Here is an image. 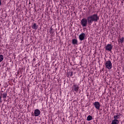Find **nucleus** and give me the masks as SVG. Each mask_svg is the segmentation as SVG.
Segmentation results:
<instances>
[{"label":"nucleus","instance_id":"obj_2","mask_svg":"<svg viewBox=\"0 0 124 124\" xmlns=\"http://www.w3.org/2000/svg\"><path fill=\"white\" fill-rule=\"evenodd\" d=\"M106 67L108 69H112V62L111 61H108L106 62Z\"/></svg>","mask_w":124,"mask_h":124},{"label":"nucleus","instance_id":"obj_13","mask_svg":"<svg viewBox=\"0 0 124 124\" xmlns=\"http://www.w3.org/2000/svg\"><path fill=\"white\" fill-rule=\"evenodd\" d=\"M124 37H122L120 39L119 42L121 43V44H122V43H124Z\"/></svg>","mask_w":124,"mask_h":124},{"label":"nucleus","instance_id":"obj_12","mask_svg":"<svg viewBox=\"0 0 124 124\" xmlns=\"http://www.w3.org/2000/svg\"><path fill=\"white\" fill-rule=\"evenodd\" d=\"M93 120V117L91 115H89L87 118V121H92Z\"/></svg>","mask_w":124,"mask_h":124},{"label":"nucleus","instance_id":"obj_20","mask_svg":"<svg viewBox=\"0 0 124 124\" xmlns=\"http://www.w3.org/2000/svg\"><path fill=\"white\" fill-rule=\"evenodd\" d=\"M122 3H124V2L123 1H122Z\"/></svg>","mask_w":124,"mask_h":124},{"label":"nucleus","instance_id":"obj_14","mask_svg":"<svg viewBox=\"0 0 124 124\" xmlns=\"http://www.w3.org/2000/svg\"><path fill=\"white\" fill-rule=\"evenodd\" d=\"M3 61V55H0V62Z\"/></svg>","mask_w":124,"mask_h":124},{"label":"nucleus","instance_id":"obj_3","mask_svg":"<svg viewBox=\"0 0 124 124\" xmlns=\"http://www.w3.org/2000/svg\"><path fill=\"white\" fill-rule=\"evenodd\" d=\"M113 48V46L111 44H108L107 46L105 47V49L106 51H109L111 52L112 51V48Z\"/></svg>","mask_w":124,"mask_h":124},{"label":"nucleus","instance_id":"obj_4","mask_svg":"<svg viewBox=\"0 0 124 124\" xmlns=\"http://www.w3.org/2000/svg\"><path fill=\"white\" fill-rule=\"evenodd\" d=\"M85 37H86V34L84 33L80 34L79 36V40L83 41L85 39Z\"/></svg>","mask_w":124,"mask_h":124},{"label":"nucleus","instance_id":"obj_9","mask_svg":"<svg viewBox=\"0 0 124 124\" xmlns=\"http://www.w3.org/2000/svg\"><path fill=\"white\" fill-rule=\"evenodd\" d=\"M119 123H120V121L119 120L116 119H114L112 121L111 124H119Z\"/></svg>","mask_w":124,"mask_h":124},{"label":"nucleus","instance_id":"obj_15","mask_svg":"<svg viewBox=\"0 0 124 124\" xmlns=\"http://www.w3.org/2000/svg\"><path fill=\"white\" fill-rule=\"evenodd\" d=\"M50 31H49V32H50V34H53V33H54V30H53V28L52 27H51L50 28Z\"/></svg>","mask_w":124,"mask_h":124},{"label":"nucleus","instance_id":"obj_6","mask_svg":"<svg viewBox=\"0 0 124 124\" xmlns=\"http://www.w3.org/2000/svg\"><path fill=\"white\" fill-rule=\"evenodd\" d=\"M2 96V97H3V98H6V97L7 96V91L6 92H4L3 91H1V96Z\"/></svg>","mask_w":124,"mask_h":124},{"label":"nucleus","instance_id":"obj_17","mask_svg":"<svg viewBox=\"0 0 124 124\" xmlns=\"http://www.w3.org/2000/svg\"><path fill=\"white\" fill-rule=\"evenodd\" d=\"M70 76H72V75H73V72H69L68 73V75H70Z\"/></svg>","mask_w":124,"mask_h":124},{"label":"nucleus","instance_id":"obj_11","mask_svg":"<svg viewBox=\"0 0 124 124\" xmlns=\"http://www.w3.org/2000/svg\"><path fill=\"white\" fill-rule=\"evenodd\" d=\"M32 28L34 30H37V29H38V26L36 25V23H34L33 27H32Z\"/></svg>","mask_w":124,"mask_h":124},{"label":"nucleus","instance_id":"obj_16","mask_svg":"<svg viewBox=\"0 0 124 124\" xmlns=\"http://www.w3.org/2000/svg\"><path fill=\"white\" fill-rule=\"evenodd\" d=\"M119 118H120V115H114V120H118V119H119Z\"/></svg>","mask_w":124,"mask_h":124},{"label":"nucleus","instance_id":"obj_8","mask_svg":"<svg viewBox=\"0 0 124 124\" xmlns=\"http://www.w3.org/2000/svg\"><path fill=\"white\" fill-rule=\"evenodd\" d=\"M73 89L75 92H78V90H79V86L77 85H74L73 86Z\"/></svg>","mask_w":124,"mask_h":124},{"label":"nucleus","instance_id":"obj_18","mask_svg":"<svg viewBox=\"0 0 124 124\" xmlns=\"http://www.w3.org/2000/svg\"><path fill=\"white\" fill-rule=\"evenodd\" d=\"M1 5V1L0 0V6Z\"/></svg>","mask_w":124,"mask_h":124},{"label":"nucleus","instance_id":"obj_1","mask_svg":"<svg viewBox=\"0 0 124 124\" xmlns=\"http://www.w3.org/2000/svg\"><path fill=\"white\" fill-rule=\"evenodd\" d=\"M99 20V16H97V14H93V15L89 16L87 18H83L81 20V24L82 27H86L87 24L92 25L93 22H97Z\"/></svg>","mask_w":124,"mask_h":124},{"label":"nucleus","instance_id":"obj_5","mask_svg":"<svg viewBox=\"0 0 124 124\" xmlns=\"http://www.w3.org/2000/svg\"><path fill=\"white\" fill-rule=\"evenodd\" d=\"M94 106H95V108L96 109H97L98 110H99V108H100V104L98 102H95L93 103Z\"/></svg>","mask_w":124,"mask_h":124},{"label":"nucleus","instance_id":"obj_19","mask_svg":"<svg viewBox=\"0 0 124 124\" xmlns=\"http://www.w3.org/2000/svg\"><path fill=\"white\" fill-rule=\"evenodd\" d=\"M1 100V96H0V101Z\"/></svg>","mask_w":124,"mask_h":124},{"label":"nucleus","instance_id":"obj_10","mask_svg":"<svg viewBox=\"0 0 124 124\" xmlns=\"http://www.w3.org/2000/svg\"><path fill=\"white\" fill-rule=\"evenodd\" d=\"M72 44H74V45H77L78 44V41L76 39H73L72 40Z\"/></svg>","mask_w":124,"mask_h":124},{"label":"nucleus","instance_id":"obj_7","mask_svg":"<svg viewBox=\"0 0 124 124\" xmlns=\"http://www.w3.org/2000/svg\"><path fill=\"white\" fill-rule=\"evenodd\" d=\"M35 117H37L40 115V110L39 109H35L34 112Z\"/></svg>","mask_w":124,"mask_h":124}]
</instances>
